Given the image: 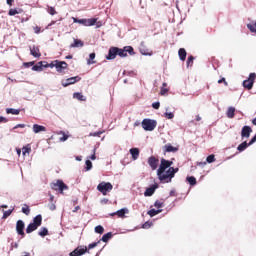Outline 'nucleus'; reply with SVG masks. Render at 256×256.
Segmentation results:
<instances>
[{"mask_svg":"<svg viewBox=\"0 0 256 256\" xmlns=\"http://www.w3.org/2000/svg\"><path fill=\"white\" fill-rule=\"evenodd\" d=\"M171 165H173V161L166 160L165 158L161 159L160 166L157 170V176L160 181L171 183V180L175 177V173H179V168H173Z\"/></svg>","mask_w":256,"mask_h":256,"instance_id":"nucleus-1","label":"nucleus"},{"mask_svg":"<svg viewBox=\"0 0 256 256\" xmlns=\"http://www.w3.org/2000/svg\"><path fill=\"white\" fill-rule=\"evenodd\" d=\"M127 53L129 55H135V49H133V46H124L123 48L110 47L106 59L108 61H113V59H116L117 55L118 57H127Z\"/></svg>","mask_w":256,"mask_h":256,"instance_id":"nucleus-2","label":"nucleus"},{"mask_svg":"<svg viewBox=\"0 0 256 256\" xmlns=\"http://www.w3.org/2000/svg\"><path fill=\"white\" fill-rule=\"evenodd\" d=\"M41 223H43V216L38 214L36 217L33 218V223H30L26 228V233H33V231H37L39 227H41Z\"/></svg>","mask_w":256,"mask_h":256,"instance_id":"nucleus-3","label":"nucleus"},{"mask_svg":"<svg viewBox=\"0 0 256 256\" xmlns=\"http://www.w3.org/2000/svg\"><path fill=\"white\" fill-rule=\"evenodd\" d=\"M97 190L102 193V195H107V193L113 191V184H111V182H101L98 184Z\"/></svg>","mask_w":256,"mask_h":256,"instance_id":"nucleus-4","label":"nucleus"},{"mask_svg":"<svg viewBox=\"0 0 256 256\" xmlns=\"http://www.w3.org/2000/svg\"><path fill=\"white\" fill-rule=\"evenodd\" d=\"M51 189H53V191H59V193L63 195V191H67V189H69V186L63 183V180H57L56 182L51 184Z\"/></svg>","mask_w":256,"mask_h":256,"instance_id":"nucleus-5","label":"nucleus"},{"mask_svg":"<svg viewBox=\"0 0 256 256\" xmlns=\"http://www.w3.org/2000/svg\"><path fill=\"white\" fill-rule=\"evenodd\" d=\"M73 23H79L80 25H84V27H93L95 23H97L96 18H90V19H78L75 17H72Z\"/></svg>","mask_w":256,"mask_h":256,"instance_id":"nucleus-6","label":"nucleus"},{"mask_svg":"<svg viewBox=\"0 0 256 256\" xmlns=\"http://www.w3.org/2000/svg\"><path fill=\"white\" fill-rule=\"evenodd\" d=\"M155 127H157V121L152 119H144L142 121V128L144 131H154Z\"/></svg>","mask_w":256,"mask_h":256,"instance_id":"nucleus-7","label":"nucleus"},{"mask_svg":"<svg viewBox=\"0 0 256 256\" xmlns=\"http://www.w3.org/2000/svg\"><path fill=\"white\" fill-rule=\"evenodd\" d=\"M85 253H89L87 246H78L69 255L70 256H81V255H85Z\"/></svg>","mask_w":256,"mask_h":256,"instance_id":"nucleus-8","label":"nucleus"},{"mask_svg":"<svg viewBox=\"0 0 256 256\" xmlns=\"http://www.w3.org/2000/svg\"><path fill=\"white\" fill-rule=\"evenodd\" d=\"M16 233L21 235V237H25V222H23V220L16 222Z\"/></svg>","mask_w":256,"mask_h":256,"instance_id":"nucleus-9","label":"nucleus"},{"mask_svg":"<svg viewBox=\"0 0 256 256\" xmlns=\"http://www.w3.org/2000/svg\"><path fill=\"white\" fill-rule=\"evenodd\" d=\"M69 67V64H67V62L65 61H59L57 60L56 64H55V69L58 73H63V71L65 69H67Z\"/></svg>","mask_w":256,"mask_h":256,"instance_id":"nucleus-10","label":"nucleus"},{"mask_svg":"<svg viewBox=\"0 0 256 256\" xmlns=\"http://www.w3.org/2000/svg\"><path fill=\"white\" fill-rule=\"evenodd\" d=\"M79 81H81V77L75 76L62 81V85L63 87H69V85H74V83H77Z\"/></svg>","mask_w":256,"mask_h":256,"instance_id":"nucleus-11","label":"nucleus"},{"mask_svg":"<svg viewBox=\"0 0 256 256\" xmlns=\"http://www.w3.org/2000/svg\"><path fill=\"white\" fill-rule=\"evenodd\" d=\"M148 165L151 167L152 171H155L159 167V159L155 156H150L148 158Z\"/></svg>","mask_w":256,"mask_h":256,"instance_id":"nucleus-12","label":"nucleus"},{"mask_svg":"<svg viewBox=\"0 0 256 256\" xmlns=\"http://www.w3.org/2000/svg\"><path fill=\"white\" fill-rule=\"evenodd\" d=\"M252 131H253V130H252L249 126H244V127L242 128V131H241V137H242V139H243V138L249 139V137L251 136Z\"/></svg>","mask_w":256,"mask_h":256,"instance_id":"nucleus-13","label":"nucleus"},{"mask_svg":"<svg viewBox=\"0 0 256 256\" xmlns=\"http://www.w3.org/2000/svg\"><path fill=\"white\" fill-rule=\"evenodd\" d=\"M29 49H30V55H33L36 58L41 57V51L39 50L38 46H35V45L30 46Z\"/></svg>","mask_w":256,"mask_h":256,"instance_id":"nucleus-14","label":"nucleus"},{"mask_svg":"<svg viewBox=\"0 0 256 256\" xmlns=\"http://www.w3.org/2000/svg\"><path fill=\"white\" fill-rule=\"evenodd\" d=\"M126 213H129V210L127 208H122L114 213H111L110 217H115V215H117L118 217L123 218L125 217Z\"/></svg>","mask_w":256,"mask_h":256,"instance_id":"nucleus-15","label":"nucleus"},{"mask_svg":"<svg viewBox=\"0 0 256 256\" xmlns=\"http://www.w3.org/2000/svg\"><path fill=\"white\" fill-rule=\"evenodd\" d=\"M32 129H33L34 133H42V132L47 131V128L45 126L39 125V124H34L32 126Z\"/></svg>","mask_w":256,"mask_h":256,"instance_id":"nucleus-16","label":"nucleus"},{"mask_svg":"<svg viewBox=\"0 0 256 256\" xmlns=\"http://www.w3.org/2000/svg\"><path fill=\"white\" fill-rule=\"evenodd\" d=\"M165 153H177L179 149L177 147H173L171 144H166L164 146Z\"/></svg>","mask_w":256,"mask_h":256,"instance_id":"nucleus-17","label":"nucleus"},{"mask_svg":"<svg viewBox=\"0 0 256 256\" xmlns=\"http://www.w3.org/2000/svg\"><path fill=\"white\" fill-rule=\"evenodd\" d=\"M130 155H132L133 161H137L139 159V148L130 149Z\"/></svg>","mask_w":256,"mask_h":256,"instance_id":"nucleus-18","label":"nucleus"},{"mask_svg":"<svg viewBox=\"0 0 256 256\" xmlns=\"http://www.w3.org/2000/svg\"><path fill=\"white\" fill-rule=\"evenodd\" d=\"M254 82L251 80H244L243 81V88L247 89L248 91H251L253 89Z\"/></svg>","mask_w":256,"mask_h":256,"instance_id":"nucleus-19","label":"nucleus"},{"mask_svg":"<svg viewBox=\"0 0 256 256\" xmlns=\"http://www.w3.org/2000/svg\"><path fill=\"white\" fill-rule=\"evenodd\" d=\"M85 45L82 40L80 39H74V43L70 45V49H75L77 47H83Z\"/></svg>","mask_w":256,"mask_h":256,"instance_id":"nucleus-20","label":"nucleus"},{"mask_svg":"<svg viewBox=\"0 0 256 256\" xmlns=\"http://www.w3.org/2000/svg\"><path fill=\"white\" fill-rule=\"evenodd\" d=\"M178 55L180 61H185V59H187V51L185 50V48H180L178 51Z\"/></svg>","mask_w":256,"mask_h":256,"instance_id":"nucleus-21","label":"nucleus"},{"mask_svg":"<svg viewBox=\"0 0 256 256\" xmlns=\"http://www.w3.org/2000/svg\"><path fill=\"white\" fill-rule=\"evenodd\" d=\"M155 189H157V186H151L147 188L146 191L144 192L145 197H151L153 193H155Z\"/></svg>","mask_w":256,"mask_h":256,"instance_id":"nucleus-22","label":"nucleus"},{"mask_svg":"<svg viewBox=\"0 0 256 256\" xmlns=\"http://www.w3.org/2000/svg\"><path fill=\"white\" fill-rule=\"evenodd\" d=\"M19 13H23V9H21V8H19V9H13V8H11V9L9 10V12H8V15H9L10 17H13V16H15V15H19Z\"/></svg>","mask_w":256,"mask_h":256,"instance_id":"nucleus-23","label":"nucleus"},{"mask_svg":"<svg viewBox=\"0 0 256 256\" xmlns=\"http://www.w3.org/2000/svg\"><path fill=\"white\" fill-rule=\"evenodd\" d=\"M226 115L228 117V119H233V117H235V107H229Z\"/></svg>","mask_w":256,"mask_h":256,"instance_id":"nucleus-24","label":"nucleus"},{"mask_svg":"<svg viewBox=\"0 0 256 256\" xmlns=\"http://www.w3.org/2000/svg\"><path fill=\"white\" fill-rule=\"evenodd\" d=\"M6 113L8 115H19V113H21V110L19 109H13V108H7L6 109Z\"/></svg>","mask_w":256,"mask_h":256,"instance_id":"nucleus-25","label":"nucleus"},{"mask_svg":"<svg viewBox=\"0 0 256 256\" xmlns=\"http://www.w3.org/2000/svg\"><path fill=\"white\" fill-rule=\"evenodd\" d=\"M95 57H96L95 52L91 53V54L89 55V59L87 60V64H88V65H95V63H97V61L94 60Z\"/></svg>","mask_w":256,"mask_h":256,"instance_id":"nucleus-26","label":"nucleus"},{"mask_svg":"<svg viewBox=\"0 0 256 256\" xmlns=\"http://www.w3.org/2000/svg\"><path fill=\"white\" fill-rule=\"evenodd\" d=\"M247 147H249V144L247 143V141H244L240 145H238L237 150L241 153V152L245 151V149H247Z\"/></svg>","mask_w":256,"mask_h":256,"instance_id":"nucleus-27","label":"nucleus"},{"mask_svg":"<svg viewBox=\"0 0 256 256\" xmlns=\"http://www.w3.org/2000/svg\"><path fill=\"white\" fill-rule=\"evenodd\" d=\"M43 67H45V65H43V62H38L32 67V71H43Z\"/></svg>","mask_w":256,"mask_h":256,"instance_id":"nucleus-28","label":"nucleus"},{"mask_svg":"<svg viewBox=\"0 0 256 256\" xmlns=\"http://www.w3.org/2000/svg\"><path fill=\"white\" fill-rule=\"evenodd\" d=\"M73 97H74V99H77L78 101H86L85 96H83V94L79 93V92H75L73 94Z\"/></svg>","mask_w":256,"mask_h":256,"instance_id":"nucleus-29","label":"nucleus"},{"mask_svg":"<svg viewBox=\"0 0 256 256\" xmlns=\"http://www.w3.org/2000/svg\"><path fill=\"white\" fill-rule=\"evenodd\" d=\"M112 237H113V233L108 232L102 236L101 241H103V243H107L109 239H111Z\"/></svg>","mask_w":256,"mask_h":256,"instance_id":"nucleus-30","label":"nucleus"},{"mask_svg":"<svg viewBox=\"0 0 256 256\" xmlns=\"http://www.w3.org/2000/svg\"><path fill=\"white\" fill-rule=\"evenodd\" d=\"M163 210H156V209H151L147 212V214L150 217H155V215H159V213H161Z\"/></svg>","mask_w":256,"mask_h":256,"instance_id":"nucleus-31","label":"nucleus"},{"mask_svg":"<svg viewBox=\"0 0 256 256\" xmlns=\"http://www.w3.org/2000/svg\"><path fill=\"white\" fill-rule=\"evenodd\" d=\"M27 153H31V145L30 144H27L26 146H24L22 148V155H27Z\"/></svg>","mask_w":256,"mask_h":256,"instance_id":"nucleus-32","label":"nucleus"},{"mask_svg":"<svg viewBox=\"0 0 256 256\" xmlns=\"http://www.w3.org/2000/svg\"><path fill=\"white\" fill-rule=\"evenodd\" d=\"M38 235H40V237H47V235H49V230L47 228H41Z\"/></svg>","mask_w":256,"mask_h":256,"instance_id":"nucleus-33","label":"nucleus"},{"mask_svg":"<svg viewBox=\"0 0 256 256\" xmlns=\"http://www.w3.org/2000/svg\"><path fill=\"white\" fill-rule=\"evenodd\" d=\"M186 179L190 185H197V179L194 176H189Z\"/></svg>","mask_w":256,"mask_h":256,"instance_id":"nucleus-34","label":"nucleus"},{"mask_svg":"<svg viewBox=\"0 0 256 256\" xmlns=\"http://www.w3.org/2000/svg\"><path fill=\"white\" fill-rule=\"evenodd\" d=\"M95 233H98L99 235H103L105 233V228L103 226L98 225L95 227Z\"/></svg>","mask_w":256,"mask_h":256,"instance_id":"nucleus-35","label":"nucleus"},{"mask_svg":"<svg viewBox=\"0 0 256 256\" xmlns=\"http://www.w3.org/2000/svg\"><path fill=\"white\" fill-rule=\"evenodd\" d=\"M22 213H24V215H30L31 209L27 204H25L24 207H22Z\"/></svg>","mask_w":256,"mask_h":256,"instance_id":"nucleus-36","label":"nucleus"},{"mask_svg":"<svg viewBox=\"0 0 256 256\" xmlns=\"http://www.w3.org/2000/svg\"><path fill=\"white\" fill-rule=\"evenodd\" d=\"M193 61H195V57L189 56L186 62L187 67H193Z\"/></svg>","mask_w":256,"mask_h":256,"instance_id":"nucleus-37","label":"nucleus"},{"mask_svg":"<svg viewBox=\"0 0 256 256\" xmlns=\"http://www.w3.org/2000/svg\"><path fill=\"white\" fill-rule=\"evenodd\" d=\"M11 213H13V209H10L8 211L3 210V217H2V219H7V217H10Z\"/></svg>","mask_w":256,"mask_h":256,"instance_id":"nucleus-38","label":"nucleus"},{"mask_svg":"<svg viewBox=\"0 0 256 256\" xmlns=\"http://www.w3.org/2000/svg\"><path fill=\"white\" fill-rule=\"evenodd\" d=\"M86 171H91L93 169V162L91 160H86Z\"/></svg>","mask_w":256,"mask_h":256,"instance_id":"nucleus-39","label":"nucleus"},{"mask_svg":"<svg viewBox=\"0 0 256 256\" xmlns=\"http://www.w3.org/2000/svg\"><path fill=\"white\" fill-rule=\"evenodd\" d=\"M207 163H215V155L211 154L206 158Z\"/></svg>","mask_w":256,"mask_h":256,"instance_id":"nucleus-40","label":"nucleus"},{"mask_svg":"<svg viewBox=\"0 0 256 256\" xmlns=\"http://www.w3.org/2000/svg\"><path fill=\"white\" fill-rule=\"evenodd\" d=\"M154 207H156V209H161L163 207V202L157 200L155 203H154Z\"/></svg>","mask_w":256,"mask_h":256,"instance_id":"nucleus-41","label":"nucleus"},{"mask_svg":"<svg viewBox=\"0 0 256 256\" xmlns=\"http://www.w3.org/2000/svg\"><path fill=\"white\" fill-rule=\"evenodd\" d=\"M35 65V61L32 62H24L23 66L26 68L33 67Z\"/></svg>","mask_w":256,"mask_h":256,"instance_id":"nucleus-42","label":"nucleus"},{"mask_svg":"<svg viewBox=\"0 0 256 256\" xmlns=\"http://www.w3.org/2000/svg\"><path fill=\"white\" fill-rule=\"evenodd\" d=\"M48 13L50 15H57V11L53 7H48Z\"/></svg>","mask_w":256,"mask_h":256,"instance_id":"nucleus-43","label":"nucleus"},{"mask_svg":"<svg viewBox=\"0 0 256 256\" xmlns=\"http://www.w3.org/2000/svg\"><path fill=\"white\" fill-rule=\"evenodd\" d=\"M255 79H256V74L250 73L248 81H252V83H255Z\"/></svg>","mask_w":256,"mask_h":256,"instance_id":"nucleus-44","label":"nucleus"},{"mask_svg":"<svg viewBox=\"0 0 256 256\" xmlns=\"http://www.w3.org/2000/svg\"><path fill=\"white\" fill-rule=\"evenodd\" d=\"M57 64V60L52 61L50 64L48 65H44L45 68L50 67V69H53V67H55V65Z\"/></svg>","mask_w":256,"mask_h":256,"instance_id":"nucleus-45","label":"nucleus"},{"mask_svg":"<svg viewBox=\"0 0 256 256\" xmlns=\"http://www.w3.org/2000/svg\"><path fill=\"white\" fill-rule=\"evenodd\" d=\"M151 225L152 223L151 222H145L143 225H142V229H150L151 228Z\"/></svg>","mask_w":256,"mask_h":256,"instance_id":"nucleus-46","label":"nucleus"},{"mask_svg":"<svg viewBox=\"0 0 256 256\" xmlns=\"http://www.w3.org/2000/svg\"><path fill=\"white\" fill-rule=\"evenodd\" d=\"M102 134L103 132L98 131V132L90 133V137H101Z\"/></svg>","mask_w":256,"mask_h":256,"instance_id":"nucleus-47","label":"nucleus"},{"mask_svg":"<svg viewBox=\"0 0 256 256\" xmlns=\"http://www.w3.org/2000/svg\"><path fill=\"white\" fill-rule=\"evenodd\" d=\"M62 134H63V137H61L59 139V141H61V142L67 141L69 139V136L67 134H65V132H62Z\"/></svg>","mask_w":256,"mask_h":256,"instance_id":"nucleus-48","label":"nucleus"},{"mask_svg":"<svg viewBox=\"0 0 256 256\" xmlns=\"http://www.w3.org/2000/svg\"><path fill=\"white\" fill-rule=\"evenodd\" d=\"M165 117L166 119H173V117H175V114H173L172 112H166Z\"/></svg>","mask_w":256,"mask_h":256,"instance_id":"nucleus-49","label":"nucleus"},{"mask_svg":"<svg viewBox=\"0 0 256 256\" xmlns=\"http://www.w3.org/2000/svg\"><path fill=\"white\" fill-rule=\"evenodd\" d=\"M98 244H99V242H94L92 244H89L87 247L88 252H89V250L94 249V247H96Z\"/></svg>","mask_w":256,"mask_h":256,"instance_id":"nucleus-50","label":"nucleus"},{"mask_svg":"<svg viewBox=\"0 0 256 256\" xmlns=\"http://www.w3.org/2000/svg\"><path fill=\"white\" fill-rule=\"evenodd\" d=\"M140 52L142 55H149V56L153 55V52H147V50L145 49H141Z\"/></svg>","mask_w":256,"mask_h":256,"instance_id":"nucleus-51","label":"nucleus"},{"mask_svg":"<svg viewBox=\"0 0 256 256\" xmlns=\"http://www.w3.org/2000/svg\"><path fill=\"white\" fill-rule=\"evenodd\" d=\"M96 151H97V148H94V149H93V155L90 156V159H91L92 161H95V159H97V156L95 155Z\"/></svg>","mask_w":256,"mask_h":256,"instance_id":"nucleus-52","label":"nucleus"},{"mask_svg":"<svg viewBox=\"0 0 256 256\" xmlns=\"http://www.w3.org/2000/svg\"><path fill=\"white\" fill-rule=\"evenodd\" d=\"M152 107H153V109H159V107H161V103H159V102H154V103L152 104Z\"/></svg>","mask_w":256,"mask_h":256,"instance_id":"nucleus-53","label":"nucleus"},{"mask_svg":"<svg viewBox=\"0 0 256 256\" xmlns=\"http://www.w3.org/2000/svg\"><path fill=\"white\" fill-rule=\"evenodd\" d=\"M218 83L219 84L224 83L225 87H227L229 85V83H227V80H225V78L218 80Z\"/></svg>","mask_w":256,"mask_h":256,"instance_id":"nucleus-54","label":"nucleus"},{"mask_svg":"<svg viewBox=\"0 0 256 256\" xmlns=\"http://www.w3.org/2000/svg\"><path fill=\"white\" fill-rule=\"evenodd\" d=\"M25 129V124H17L16 126L13 127V129Z\"/></svg>","mask_w":256,"mask_h":256,"instance_id":"nucleus-55","label":"nucleus"},{"mask_svg":"<svg viewBox=\"0 0 256 256\" xmlns=\"http://www.w3.org/2000/svg\"><path fill=\"white\" fill-rule=\"evenodd\" d=\"M49 209H50V211H55V209H57V206H55V203H51L50 205H49Z\"/></svg>","mask_w":256,"mask_h":256,"instance_id":"nucleus-56","label":"nucleus"},{"mask_svg":"<svg viewBox=\"0 0 256 256\" xmlns=\"http://www.w3.org/2000/svg\"><path fill=\"white\" fill-rule=\"evenodd\" d=\"M34 33H36L38 35V33H41V27L36 26L34 27Z\"/></svg>","mask_w":256,"mask_h":256,"instance_id":"nucleus-57","label":"nucleus"},{"mask_svg":"<svg viewBox=\"0 0 256 256\" xmlns=\"http://www.w3.org/2000/svg\"><path fill=\"white\" fill-rule=\"evenodd\" d=\"M9 120L3 116H0V123H7Z\"/></svg>","mask_w":256,"mask_h":256,"instance_id":"nucleus-58","label":"nucleus"},{"mask_svg":"<svg viewBox=\"0 0 256 256\" xmlns=\"http://www.w3.org/2000/svg\"><path fill=\"white\" fill-rule=\"evenodd\" d=\"M167 91H169V90L162 88L160 93H161V95H165V93H167Z\"/></svg>","mask_w":256,"mask_h":256,"instance_id":"nucleus-59","label":"nucleus"},{"mask_svg":"<svg viewBox=\"0 0 256 256\" xmlns=\"http://www.w3.org/2000/svg\"><path fill=\"white\" fill-rule=\"evenodd\" d=\"M13 1L14 0H6V3H7V5H9L11 7L13 5Z\"/></svg>","mask_w":256,"mask_h":256,"instance_id":"nucleus-60","label":"nucleus"},{"mask_svg":"<svg viewBox=\"0 0 256 256\" xmlns=\"http://www.w3.org/2000/svg\"><path fill=\"white\" fill-rule=\"evenodd\" d=\"M53 201H55V196H53V194H50V203H53Z\"/></svg>","mask_w":256,"mask_h":256,"instance_id":"nucleus-61","label":"nucleus"},{"mask_svg":"<svg viewBox=\"0 0 256 256\" xmlns=\"http://www.w3.org/2000/svg\"><path fill=\"white\" fill-rule=\"evenodd\" d=\"M79 209H81V207L76 206V207L73 209V213H77V211H78Z\"/></svg>","mask_w":256,"mask_h":256,"instance_id":"nucleus-62","label":"nucleus"},{"mask_svg":"<svg viewBox=\"0 0 256 256\" xmlns=\"http://www.w3.org/2000/svg\"><path fill=\"white\" fill-rule=\"evenodd\" d=\"M16 153H17V155H18V157H21V149H16Z\"/></svg>","mask_w":256,"mask_h":256,"instance_id":"nucleus-63","label":"nucleus"},{"mask_svg":"<svg viewBox=\"0 0 256 256\" xmlns=\"http://www.w3.org/2000/svg\"><path fill=\"white\" fill-rule=\"evenodd\" d=\"M196 121H201V116L197 115L196 116Z\"/></svg>","mask_w":256,"mask_h":256,"instance_id":"nucleus-64","label":"nucleus"}]
</instances>
